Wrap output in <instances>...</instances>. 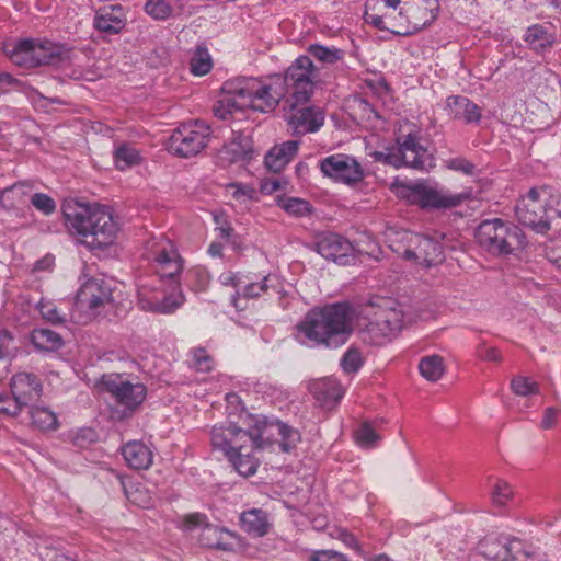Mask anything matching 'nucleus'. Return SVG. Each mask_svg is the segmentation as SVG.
Here are the masks:
<instances>
[{
    "label": "nucleus",
    "mask_w": 561,
    "mask_h": 561,
    "mask_svg": "<svg viewBox=\"0 0 561 561\" xmlns=\"http://www.w3.org/2000/svg\"><path fill=\"white\" fill-rule=\"evenodd\" d=\"M354 309L347 301L309 310L296 325V340L307 347L339 348L351 337Z\"/></svg>",
    "instance_id": "nucleus-1"
},
{
    "label": "nucleus",
    "mask_w": 561,
    "mask_h": 561,
    "mask_svg": "<svg viewBox=\"0 0 561 561\" xmlns=\"http://www.w3.org/2000/svg\"><path fill=\"white\" fill-rule=\"evenodd\" d=\"M61 211L68 233L82 244L90 249H104L114 243L118 226L107 207L66 199Z\"/></svg>",
    "instance_id": "nucleus-2"
},
{
    "label": "nucleus",
    "mask_w": 561,
    "mask_h": 561,
    "mask_svg": "<svg viewBox=\"0 0 561 561\" xmlns=\"http://www.w3.org/2000/svg\"><path fill=\"white\" fill-rule=\"evenodd\" d=\"M285 82L276 73L265 80L239 77L225 82V90L241 96V105L262 113L274 111L287 94Z\"/></svg>",
    "instance_id": "nucleus-3"
},
{
    "label": "nucleus",
    "mask_w": 561,
    "mask_h": 561,
    "mask_svg": "<svg viewBox=\"0 0 561 561\" xmlns=\"http://www.w3.org/2000/svg\"><path fill=\"white\" fill-rule=\"evenodd\" d=\"M242 425L226 421L213 426L210 443L214 449L220 450L226 457L240 449L260 448V435L264 432L265 417L247 414L241 416Z\"/></svg>",
    "instance_id": "nucleus-4"
},
{
    "label": "nucleus",
    "mask_w": 561,
    "mask_h": 561,
    "mask_svg": "<svg viewBox=\"0 0 561 561\" xmlns=\"http://www.w3.org/2000/svg\"><path fill=\"white\" fill-rule=\"evenodd\" d=\"M515 213L520 224L543 233L553 219L561 218V198L548 187H533L518 201Z\"/></svg>",
    "instance_id": "nucleus-5"
},
{
    "label": "nucleus",
    "mask_w": 561,
    "mask_h": 561,
    "mask_svg": "<svg viewBox=\"0 0 561 561\" xmlns=\"http://www.w3.org/2000/svg\"><path fill=\"white\" fill-rule=\"evenodd\" d=\"M474 237L484 251L497 256L515 254L526 245L523 230L515 224L501 218L481 221Z\"/></svg>",
    "instance_id": "nucleus-6"
},
{
    "label": "nucleus",
    "mask_w": 561,
    "mask_h": 561,
    "mask_svg": "<svg viewBox=\"0 0 561 561\" xmlns=\"http://www.w3.org/2000/svg\"><path fill=\"white\" fill-rule=\"evenodd\" d=\"M375 161L394 167H407L419 171L428 172L435 167V159L428 150L420 144V137L415 134L399 136L397 146L387 147L381 151H374Z\"/></svg>",
    "instance_id": "nucleus-7"
},
{
    "label": "nucleus",
    "mask_w": 561,
    "mask_h": 561,
    "mask_svg": "<svg viewBox=\"0 0 561 561\" xmlns=\"http://www.w3.org/2000/svg\"><path fill=\"white\" fill-rule=\"evenodd\" d=\"M5 54L16 66L35 68L43 65H59L67 56L64 45L49 41L22 39L5 45Z\"/></svg>",
    "instance_id": "nucleus-8"
},
{
    "label": "nucleus",
    "mask_w": 561,
    "mask_h": 561,
    "mask_svg": "<svg viewBox=\"0 0 561 561\" xmlns=\"http://www.w3.org/2000/svg\"><path fill=\"white\" fill-rule=\"evenodd\" d=\"M396 194L408 201L412 205L430 209H448L459 206L469 199L470 193H450L445 190H438L424 182H401L393 183Z\"/></svg>",
    "instance_id": "nucleus-9"
},
{
    "label": "nucleus",
    "mask_w": 561,
    "mask_h": 561,
    "mask_svg": "<svg viewBox=\"0 0 561 561\" xmlns=\"http://www.w3.org/2000/svg\"><path fill=\"white\" fill-rule=\"evenodd\" d=\"M403 311L396 302L386 300L371 313L364 330L365 340L375 345L390 341L402 328Z\"/></svg>",
    "instance_id": "nucleus-10"
},
{
    "label": "nucleus",
    "mask_w": 561,
    "mask_h": 561,
    "mask_svg": "<svg viewBox=\"0 0 561 561\" xmlns=\"http://www.w3.org/2000/svg\"><path fill=\"white\" fill-rule=\"evenodd\" d=\"M210 138V127L196 119L182 123L169 137L168 150L179 157L190 158L204 150Z\"/></svg>",
    "instance_id": "nucleus-11"
},
{
    "label": "nucleus",
    "mask_w": 561,
    "mask_h": 561,
    "mask_svg": "<svg viewBox=\"0 0 561 561\" xmlns=\"http://www.w3.org/2000/svg\"><path fill=\"white\" fill-rule=\"evenodd\" d=\"M280 79L285 82L286 100L308 102L314 91V82L318 79L317 68L311 58L301 55L287 68Z\"/></svg>",
    "instance_id": "nucleus-12"
},
{
    "label": "nucleus",
    "mask_w": 561,
    "mask_h": 561,
    "mask_svg": "<svg viewBox=\"0 0 561 561\" xmlns=\"http://www.w3.org/2000/svg\"><path fill=\"white\" fill-rule=\"evenodd\" d=\"M104 391L110 393L124 416L131 415L145 401L147 388L141 382H131L119 374H105L101 378Z\"/></svg>",
    "instance_id": "nucleus-13"
},
{
    "label": "nucleus",
    "mask_w": 561,
    "mask_h": 561,
    "mask_svg": "<svg viewBox=\"0 0 561 561\" xmlns=\"http://www.w3.org/2000/svg\"><path fill=\"white\" fill-rule=\"evenodd\" d=\"M181 527L184 531H194L199 528L197 540L202 547L221 551H232L237 545L238 536L225 527L206 523L203 514L184 516Z\"/></svg>",
    "instance_id": "nucleus-14"
},
{
    "label": "nucleus",
    "mask_w": 561,
    "mask_h": 561,
    "mask_svg": "<svg viewBox=\"0 0 561 561\" xmlns=\"http://www.w3.org/2000/svg\"><path fill=\"white\" fill-rule=\"evenodd\" d=\"M147 253L159 277L178 284L184 265L173 242L164 237L153 238L147 242Z\"/></svg>",
    "instance_id": "nucleus-15"
},
{
    "label": "nucleus",
    "mask_w": 561,
    "mask_h": 561,
    "mask_svg": "<svg viewBox=\"0 0 561 561\" xmlns=\"http://www.w3.org/2000/svg\"><path fill=\"white\" fill-rule=\"evenodd\" d=\"M401 239L408 243L407 248L402 252L399 249L393 251L408 261L431 267L440 264L445 259L442 243L433 238L405 231Z\"/></svg>",
    "instance_id": "nucleus-16"
},
{
    "label": "nucleus",
    "mask_w": 561,
    "mask_h": 561,
    "mask_svg": "<svg viewBox=\"0 0 561 561\" xmlns=\"http://www.w3.org/2000/svg\"><path fill=\"white\" fill-rule=\"evenodd\" d=\"M439 11L438 0H412L404 2L403 11L399 12L404 16L405 24L399 23L400 28L393 31L397 35H409L430 26L436 19Z\"/></svg>",
    "instance_id": "nucleus-17"
},
{
    "label": "nucleus",
    "mask_w": 561,
    "mask_h": 561,
    "mask_svg": "<svg viewBox=\"0 0 561 561\" xmlns=\"http://www.w3.org/2000/svg\"><path fill=\"white\" fill-rule=\"evenodd\" d=\"M307 102L285 100V119L293 134L300 136L316 133L324 123L322 111L314 106L306 105Z\"/></svg>",
    "instance_id": "nucleus-18"
},
{
    "label": "nucleus",
    "mask_w": 561,
    "mask_h": 561,
    "mask_svg": "<svg viewBox=\"0 0 561 561\" xmlns=\"http://www.w3.org/2000/svg\"><path fill=\"white\" fill-rule=\"evenodd\" d=\"M479 553L489 561H524V543L505 535H490L478 543Z\"/></svg>",
    "instance_id": "nucleus-19"
},
{
    "label": "nucleus",
    "mask_w": 561,
    "mask_h": 561,
    "mask_svg": "<svg viewBox=\"0 0 561 561\" xmlns=\"http://www.w3.org/2000/svg\"><path fill=\"white\" fill-rule=\"evenodd\" d=\"M113 287L110 280L103 277H91L81 284L77 297L76 305L82 310L91 313H99L108 305H112Z\"/></svg>",
    "instance_id": "nucleus-20"
},
{
    "label": "nucleus",
    "mask_w": 561,
    "mask_h": 561,
    "mask_svg": "<svg viewBox=\"0 0 561 561\" xmlns=\"http://www.w3.org/2000/svg\"><path fill=\"white\" fill-rule=\"evenodd\" d=\"M314 250L325 260L348 265L355 260V249L345 238L336 233H324L314 242Z\"/></svg>",
    "instance_id": "nucleus-21"
},
{
    "label": "nucleus",
    "mask_w": 561,
    "mask_h": 561,
    "mask_svg": "<svg viewBox=\"0 0 561 561\" xmlns=\"http://www.w3.org/2000/svg\"><path fill=\"white\" fill-rule=\"evenodd\" d=\"M320 168L327 176L346 184L356 183L363 178L360 164L346 154L329 156L320 162Z\"/></svg>",
    "instance_id": "nucleus-22"
},
{
    "label": "nucleus",
    "mask_w": 561,
    "mask_h": 561,
    "mask_svg": "<svg viewBox=\"0 0 561 561\" xmlns=\"http://www.w3.org/2000/svg\"><path fill=\"white\" fill-rule=\"evenodd\" d=\"M11 393L21 409L34 405L43 394L41 378L28 371H20L10 381Z\"/></svg>",
    "instance_id": "nucleus-23"
},
{
    "label": "nucleus",
    "mask_w": 561,
    "mask_h": 561,
    "mask_svg": "<svg viewBox=\"0 0 561 561\" xmlns=\"http://www.w3.org/2000/svg\"><path fill=\"white\" fill-rule=\"evenodd\" d=\"M127 16L121 4L104 5L95 11L93 26L101 33L119 34L126 26Z\"/></svg>",
    "instance_id": "nucleus-24"
},
{
    "label": "nucleus",
    "mask_w": 561,
    "mask_h": 561,
    "mask_svg": "<svg viewBox=\"0 0 561 561\" xmlns=\"http://www.w3.org/2000/svg\"><path fill=\"white\" fill-rule=\"evenodd\" d=\"M264 427V432H262L260 435V448H265L270 444V437L275 433L280 436L279 447L285 453H289L291 449H294L297 443L300 440L299 432L283 422H270L265 417Z\"/></svg>",
    "instance_id": "nucleus-25"
},
{
    "label": "nucleus",
    "mask_w": 561,
    "mask_h": 561,
    "mask_svg": "<svg viewBox=\"0 0 561 561\" xmlns=\"http://www.w3.org/2000/svg\"><path fill=\"white\" fill-rule=\"evenodd\" d=\"M446 110L450 118L462 121L466 124H479L482 118L481 108L463 95L448 96Z\"/></svg>",
    "instance_id": "nucleus-26"
},
{
    "label": "nucleus",
    "mask_w": 561,
    "mask_h": 561,
    "mask_svg": "<svg viewBox=\"0 0 561 561\" xmlns=\"http://www.w3.org/2000/svg\"><path fill=\"white\" fill-rule=\"evenodd\" d=\"M314 399L325 408H332L344 396L341 383L334 378H322L310 385Z\"/></svg>",
    "instance_id": "nucleus-27"
},
{
    "label": "nucleus",
    "mask_w": 561,
    "mask_h": 561,
    "mask_svg": "<svg viewBox=\"0 0 561 561\" xmlns=\"http://www.w3.org/2000/svg\"><path fill=\"white\" fill-rule=\"evenodd\" d=\"M122 455L127 466L134 470H146L153 461V453L140 440H131L122 447Z\"/></svg>",
    "instance_id": "nucleus-28"
},
{
    "label": "nucleus",
    "mask_w": 561,
    "mask_h": 561,
    "mask_svg": "<svg viewBox=\"0 0 561 561\" xmlns=\"http://www.w3.org/2000/svg\"><path fill=\"white\" fill-rule=\"evenodd\" d=\"M297 151L298 141L296 140H288L275 146L265 156V165L273 172H279L293 160Z\"/></svg>",
    "instance_id": "nucleus-29"
},
{
    "label": "nucleus",
    "mask_w": 561,
    "mask_h": 561,
    "mask_svg": "<svg viewBox=\"0 0 561 561\" xmlns=\"http://www.w3.org/2000/svg\"><path fill=\"white\" fill-rule=\"evenodd\" d=\"M242 529L251 537L265 536L271 527L268 515L261 508L245 511L240 516Z\"/></svg>",
    "instance_id": "nucleus-30"
},
{
    "label": "nucleus",
    "mask_w": 561,
    "mask_h": 561,
    "mask_svg": "<svg viewBox=\"0 0 561 561\" xmlns=\"http://www.w3.org/2000/svg\"><path fill=\"white\" fill-rule=\"evenodd\" d=\"M276 280H277L276 276L268 274V275L264 276L259 282H249L248 284L244 285V287L241 291L236 290V293L231 296V305L238 309L239 308L238 301H239L240 297L251 298V299L259 298L263 294H266L270 288H274Z\"/></svg>",
    "instance_id": "nucleus-31"
},
{
    "label": "nucleus",
    "mask_w": 561,
    "mask_h": 561,
    "mask_svg": "<svg viewBox=\"0 0 561 561\" xmlns=\"http://www.w3.org/2000/svg\"><path fill=\"white\" fill-rule=\"evenodd\" d=\"M255 449L257 448L249 446L248 449L236 450L227 457L240 476L251 477L256 472L259 460L252 455Z\"/></svg>",
    "instance_id": "nucleus-32"
},
{
    "label": "nucleus",
    "mask_w": 561,
    "mask_h": 561,
    "mask_svg": "<svg viewBox=\"0 0 561 561\" xmlns=\"http://www.w3.org/2000/svg\"><path fill=\"white\" fill-rule=\"evenodd\" d=\"M523 38L528 47L535 51H541L553 44L552 34L541 24H534L527 27Z\"/></svg>",
    "instance_id": "nucleus-33"
},
{
    "label": "nucleus",
    "mask_w": 561,
    "mask_h": 561,
    "mask_svg": "<svg viewBox=\"0 0 561 561\" xmlns=\"http://www.w3.org/2000/svg\"><path fill=\"white\" fill-rule=\"evenodd\" d=\"M31 342L38 351L54 352L62 346L61 336L50 329H34L31 333Z\"/></svg>",
    "instance_id": "nucleus-34"
},
{
    "label": "nucleus",
    "mask_w": 561,
    "mask_h": 561,
    "mask_svg": "<svg viewBox=\"0 0 561 561\" xmlns=\"http://www.w3.org/2000/svg\"><path fill=\"white\" fill-rule=\"evenodd\" d=\"M222 91L225 95L215 103L213 112L216 117L225 121L234 112L243 111L245 106L241 105V96L225 90V84L222 85Z\"/></svg>",
    "instance_id": "nucleus-35"
},
{
    "label": "nucleus",
    "mask_w": 561,
    "mask_h": 561,
    "mask_svg": "<svg viewBox=\"0 0 561 561\" xmlns=\"http://www.w3.org/2000/svg\"><path fill=\"white\" fill-rule=\"evenodd\" d=\"M419 371L431 382L438 381L445 373L444 358L439 355H428L420 359Z\"/></svg>",
    "instance_id": "nucleus-36"
},
{
    "label": "nucleus",
    "mask_w": 561,
    "mask_h": 561,
    "mask_svg": "<svg viewBox=\"0 0 561 561\" xmlns=\"http://www.w3.org/2000/svg\"><path fill=\"white\" fill-rule=\"evenodd\" d=\"M113 157L116 168L121 171L138 165L141 162L139 151L128 144H122L116 147Z\"/></svg>",
    "instance_id": "nucleus-37"
},
{
    "label": "nucleus",
    "mask_w": 561,
    "mask_h": 561,
    "mask_svg": "<svg viewBox=\"0 0 561 561\" xmlns=\"http://www.w3.org/2000/svg\"><path fill=\"white\" fill-rule=\"evenodd\" d=\"M32 187L27 183H15L1 191L0 205L5 209L14 208L22 204L24 196L31 192Z\"/></svg>",
    "instance_id": "nucleus-38"
},
{
    "label": "nucleus",
    "mask_w": 561,
    "mask_h": 561,
    "mask_svg": "<svg viewBox=\"0 0 561 561\" xmlns=\"http://www.w3.org/2000/svg\"><path fill=\"white\" fill-rule=\"evenodd\" d=\"M30 415L34 426L42 431L55 430L58 426L56 414L46 407H30Z\"/></svg>",
    "instance_id": "nucleus-39"
},
{
    "label": "nucleus",
    "mask_w": 561,
    "mask_h": 561,
    "mask_svg": "<svg viewBox=\"0 0 561 561\" xmlns=\"http://www.w3.org/2000/svg\"><path fill=\"white\" fill-rule=\"evenodd\" d=\"M277 205L288 215L294 217H305L311 214V204L302 198L282 196L277 198Z\"/></svg>",
    "instance_id": "nucleus-40"
},
{
    "label": "nucleus",
    "mask_w": 561,
    "mask_h": 561,
    "mask_svg": "<svg viewBox=\"0 0 561 561\" xmlns=\"http://www.w3.org/2000/svg\"><path fill=\"white\" fill-rule=\"evenodd\" d=\"M308 53L322 64L334 65L344 58V50L336 47H328L320 44H312Z\"/></svg>",
    "instance_id": "nucleus-41"
},
{
    "label": "nucleus",
    "mask_w": 561,
    "mask_h": 561,
    "mask_svg": "<svg viewBox=\"0 0 561 561\" xmlns=\"http://www.w3.org/2000/svg\"><path fill=\"white\" fill-rule=\"evenodd\" d=\"M490 496L493 505L506 506L514 497L513 486L505 480L496 479L491 486Z\"/></svg>",
    "instance_id": "nucleus-42"
},
{
    "label": "nucleus",
    "mask_w": 561,
    "mask_h": 561,
    "mask_svg": "<svg viewBox=\"0 0 561 561\" xmlns=\"http://www.w3.org/2000/svg\"><path fill=\"white\" fill-rule=\"evenodd\" d=\"M191 72L195 76H205L213 68V60L206 47L197 46L190 62Z\"/></svg>",
    "instance_id": "nucleus-43"
},
{
    "label": "nucleus",
    "mask_w": 561,
    "mask_h": 561,
    "mask_svg": "<svg viewBox=\"0 0 561 561\" xmlns=\"http://www.w3.org/2000/svg\"><path fill=\"white\" fill-rule=\"evenodd\" d=\"M354 438L356 444L364 448H371L376 446L380 439L379 435L376 433L375 428L369 422H363L358 426V428L354 432Z\"/></svg>",
    "instance_id": "nucleus-44"
},
{
    "label": "nucleus",
    "mask_w": 561,
    "mask_h": 561,
    "mask_svg": "<svg viewBox=\"0 0 561 561\" xmlns=\"http://www.w3.org/2000/svg\"><path fill=\"white\" fill-rule=\"evenodd\" d=\"M364 364L360 352L356 347H350L340 360L341 368L345 374L357 373Z\"/></svg>",
    "instance_id": "nucleus-45"
},
{
    "label": "nucleus",
    "mask_w": 561,
    "mask_h": 561,
    "mask_svg": "<svg viewBox=\"0 0 561 561\" xmlns=\"http://www.w3.org/2000/svg\"><path fill=\"white\" fill-rule=\"evenodd\" d=\"M145 10L154 20H165L173 12L171 4L167 0H147Z\"/></svg>",
    "instance_id": "nucleus-46"
},
{
    "label": "nucleus",
    "mask_w": 561,
    "mask_h": 561,
    "mask_svg": "<svg viewBox=\"0 0 561 561\" xmlns=\"http://www.w3.org/2000/svg\"><path fill=\"white\" fill-rule=\"evenodd\" d=\"M511 388L517 396L527 397L539 392V385L528 377L517 376L511 381Z\"/></svg>",
    "instance_id": "nucleus-47"
},
{
    "label": "nucleus",
    "mask_w": 561,
    "mask_h": 561,
    "mask_svg": "<svg viewBox=\"0 0 561 561\" xmlns=\"http://www.w3.org/2000/svg\"><path fill=\"white\" fill-rule=\"evenodd\" d=\"M192 366L201 373H208L214 368V359L203 347H196L191 351Z\"/></svg>",
    "instance_id": "nucleus-48"
},
{
    "label": "nucleus",
    "mask_w": 561,
    "mask_h": 561,
    "mask_svg": "<svg viewBox=\"0 0 561 561\" xmlns=\"http://www.w3.org/2000/svg\"><path fill=\"white\" fill-rule=\"evenodd\" d=\"M37 308L42 317L54 324L62 323L66 320L65 314H61L59 309L51 301L41 300Z\"/></svg>",
    "instance_id": "nucleus-49"
},
{
    "label": "nucleus",
    "mask_w": 561,
    "mask_h": 561,
    "mask_svg": "<svg viewBox=\"0 0 561 561\" xmlns=\"http://www.w3.org/2000/svg\"><path fill=\"white\" fill-rule=\"evenodd\" d=\"M185 282L194 286L196 290H203L209 282L208 273L203 267H194L187 271Z\"/></svg>",
    "instance_id": "nucleus-50"
},
{
    "label": "nucleus",
    "mask_w": 561,
    "mask_h": 561,
    "mask_svg": "<svg viewBox=\"0 0 561 561\" xmlns=\"http://www.w3.org/2000/svg\"><path fill=\"white\" fill-rule=\"evenodd\" d=\"M31 204L44 215H50L56 209L55 201L47 194L34 193L30 198Z\"/></svg>",
    "instance_id": "nucleus-51"
},
{
    "label": "nucleus",
    "mask_w": 561,
    "mask_h": 561,
    "mask_svg": "<svg viewBox=\"0 0 561 561\" xmlns=\"http://www.w3.org/2000/svg\"><path fill=\"white\" fill-rule=\"evenodd\" d=\"M98 435L94 430L90 427L80 428L71 434V442L79 448H85L95 442Z\"/></svg>",
    "instance_id": "nucleus-52"
},
{
    "label": "nucleus",
    "mask_w": 561,
    "mask_h": 561,
    "mask_svg": "<svg viewBox=\"0 0 561 561\" xmlns=\"http://www.w3.org/2000/svg\"><path fill=\"white\" fill-rule=\"evenodd\" d=\"M182 304V300L178 297L165 296L162 299H157L154 304V312L169 314L174 312Z\"/></svg>",
    "instance_id": "nucleus-53"
},
{
    "label": "nucleus",
    "mask_w": 561,
    "mask_h": 561,
    "mask_svg": "<svg viewBox=\"0 0 561 561\" xmlns=\"http://www.w3.org/2000/svg\"><path fill=\"white\" fill-rule=\"evenodd\" d=\"M448 169L461 172L466 175H472L474 173V164L465 158H453L446 161Z\"/></svg>",
    "instance_id": "nucleus-54"
},
{
    "label": "nucleus",
    "mask_w": 561,
    "mask_h": 561,
    "mask_svg": "<svg viewBox=\"0 0 561 561\" xmlns=\"http://www.w3.org/2000/svg\"><path fill=\"white\" fill-rule=\"evenodd\" d=\"M22 409L18 404L14 396L10 397L4 393H0V413H4L11 416H16Z\"/></svg>",
    "instance_id": "nucleus-55"
},
{
    "label": "nucleus",
    "mask_w": 561,
    "mask_h": 561,
    "mask_svg": "<svg viewBox=\"0 0 561 561\" xmlns=\"http://www.w3.org/2000/svg\"><path fill=\"white\" fill-rule=\"evenodd\" d=\"M354 107L359 112L362 119L370 121L379 117L374 106L363 98H358L354 101Z\"/></svg>",
    "instance_id": "nucleus-56"
},
{
    "label": "nucleus",
    "mask_w": 561,
    "mask_h": 561,
    "mask_svg": "<svg viewBox=\"0 0 561 561\" xmlns=\"http://www.w3.org/2000/svg\"><path fill=\"white\" fill-rule=\"evenodd\" d=\"M386 20H391L388 14H371L368 12L365 13V21L367 23L371 24L374 27L380 31H391L393 33L394 30L387 25Z\"/></svg>",
    "instance_id": "nucleus-57"
},
{
    "label": "nucleus",
    "mask_w": 561,
    "mask_h": 561,
    "mask_svg": "<svg viewBox=\"0 0 561 561\" xmlns=\"http://www.w3.org/2000/svg\"><path fill=\"white\" fill-rule=\"evenodd\" d=\"M310 561H347V559L340 552L321 550L313 553Z\"/></svg>",
    "instance_id": "nucleus-58"
},
{
    "label": "nucleus",
    "mask_w": 561,
    "mask_h": 561,
    "mask_svg": "<svg viewBox=\"0 0 561 561\" xmlns=\"http://www.w3.org/2000/svg\"><path fill=\"white\" fill-rule=\"evenodd\" d=\"M218 279L222 286H231L233 288H238L243 283L241 274L231 271L221 273Z\"/></svg>",
    "instance_id": "nucleus-59"
},
{
    "label": "nucleus",
    "mask_w": 561,
    "mask_h": 561,
    "mask_svg": "<svg viewBox=\"0 0 561 561\" xmlns=\"http://www.w3.org/2000/svg\"><path fill=\"white\" fill-rule=\"evenodd\" d=\"M336 538L340 539L346 547L360 552V546L357 538L348 533L346 529H337Z\"/></svg>",
    "instance_id": "nucleus-60"
},
{
    "label": "nucleus",
    "mask_w": 561,
    "mask_h": 561,
    "mask_svg": "<svg viewBox=\"0 0 561 561\" xmlns=\"http://www.w3.org/2000/svg\"><path fill=\"white\" fill-rule=\"evenodd\" d=\"M157 298H150L147 296L144 289L138 291V307L144 311L154 312V304Z\"/></svg>",
    "instance_id": "nucleus-61"
},
{
    "label": "nucleus",
    "mask_w": 561,
    "mask_h": 561,
    "mask_svg": "<svg viewBox=\"0 0 561 561\" xmlns=\"http://www.w3.org/2000/svg\"><path fill=\"white\" fill-rule=\"evenodd\" d=\"M12 340L13 337L8 330H0V359L8 354Z\"/></svg>",
    "instance_id": "nucleus-62"
},
{
    "label": "nucleus",
    "mask_w": 561,
    "mask_h": 561,
    "mask_svg": "<svg viewBox=\"0 0 561 561\" xmlns=\"http://www.w3.org/2000/svg\"><path fill=\"white\" fill-rule=\"evenodd\" d=\"M479 356L483 360L488 362H500L501 360V354L497 348L495 347H489L485 348L483 352H479Z\"/></svg>",
    "instance_id": "nucleus-63"
},
{
    "label": "nucleus",
    "mask_w": 561,
    "mask_h": 561,
    "mask_svg": "<svg viewBox=\"0 0 561 561\" xmlns=\"http://www.w3.org/2000/svg\"><path fill=\"white\" fill-rule=\"evenodd\" d=\"M557 413H558V411L554 408H548L545 411V415H543V419H542V422H541V426L543 428L552 427L554 422H556Z\"/></svg>",
    "instance_id": "nucleus-64"
}]
</instances>
